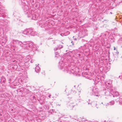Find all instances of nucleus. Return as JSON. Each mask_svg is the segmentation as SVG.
Segmentation results:
<instances>
[{
    "mask_svg": "<svg viewBox=\"0 0 122 122\" xmlns=\"http://www.w3.org/2000/svg\"><path fill=\"white\" fill-rule=\"evenodd\" d=\"M39 65V64H38V65L36 66L35 69V71H36V73L39 72L40 70V68L38 66Z\"/></svg>",
    "mask_w": 122,
    "mask_h": 122,
    "instance_id": "9b49d317",
    "label": "nucleus"
},
{
    "mask_svg": "<svg viewBox=\"0 0 122 122\" xmlns=\"http://www.w3.org/2000/svg\"><path fill=\"white\" fill-rule=\"evenodd\" d=\"M114 50H116V48L115 47H114Z\"/></svg>",
    "mask_w": 122,
    "mask_h": 122,
    "instance_id": "a878e982",
    "label": "nucleus"
},
{
    "mask_svg": "<svg viewBox=\"0 0 122 122\" xmlns=\"http://www.w3.org/2000/svg\"><path fill=\"white\" fill-rule=\"evenodd\" d=\"M82 76L83 77L87 79H89L90 80L92 79V74L89 72H85L82 74Z\"/></svg>",
    "mask_w": 122,
    "mask_h": 122,
    "instance_id": "7ed1b4c3",
    "label": "nucleus"
},
{
    "mask_svg": "<svg viewBox=\"0 0 122 122\" xmlns=\"http://www.w3.org/2000/svg\"><path fill=\"white\" fill-rule=\"evenodd\" d=\"M110 13L111 14H112V13L111 12H110Z\"/></svg>",
    "mask_w": 122,
    "mask_h": 122,
    "instance_id": "c756f323",
    "label": "nucleus"
},
{
    "mask_svg": "<svg viewBox=\"0 0 122 122\" xmlns=\"http://www.w3.org/2000/svg\"><path fill=\"white\" fill-rule=\"evenodd\" d=\"M34 45V44L32 43L31 42H30L29 43H28L27 45L29 47L31 48V49Z\"/></svg>",
    "mask_w": 122,
    "mask_h": 122,
    "instance_id": "2eb2a0df",
    "label": "nucleus"
},
{
    "mask_svg": "<svg viewBox=\"0 0 122 122\" xmlns=\"http://www.w3.org/2000/svg\"><path fill=\"white\" fill-rule=\"evenodd\" d=\"M36 32L34 31L33 30H32V31L31 32V33L30 34V35L32 36H35L36 34Z\"/></svg>",
    "mask_w": 122,
    "mask_h": 122,
    "instance_id": "a211bd4d",
    "label": "nucleus"
},
{
    "mask_svg": "<svg viewBox=\"0 0 122 122\" xmlns=\"http://www.w3.org/2000/svg\"><path fill=\"white\" fill-rule=\"evenodd\" d=\"M106 34L105 35V36H106Z\"/></svg>",
    "mask_w": 122,
    "mask_h": 122,
    "instance_id": "72a5a7b5",
    "label": "nucleus"
},
{
    "mask_svg": "<svg viewBox=\"0 0 122 122\" xmlns=\"http://www.w3.org/2000/svg\"><path fill=\"white\" fill-rule=\"evenodd\" d=\"M91 104V103L90 102H88V104Z\"/></svg>",
    "mask_w": 122,
    "mask_h": 122,
    "instance_id": "cd10ccee",
    "label": "nucleus"
},
{
    "mask_svg": "<svg viewBox=\"0 0 122 122\" xmlns=\"http://www.w3.org/2000/svg\"><path fill=\"white\" fill-rule=\"evenodd\" d=\"M114 103V101H112L109 102L106 105L107 106H108L109 105H113Z\"/></svg>",
    "mask_w": 122,
    "mask_h": 122,
    "instance_id": "ddd939ff",
    "label": "nucleus"
},
{
    "mask_svg": "<svg viewBox=\"0 0 122 122\" xmlns=\"http://www.w3.org/2000/svg\"><path fill=\"white\" fill-rule=\"evenodd\" d=\"M90 93L91 95H94L97 96H98V90L95 87H93L92 89L90 90Z\"/></svg>",
    "mask_w": 122,
    "mask_h": 122,
    "instance_id": "f03ea898",
    "label": "nucleus"
},
{
    "mask_svg": "<svg viewBox=\"0 0 122 122\" xmlns=\"http://www.w3.org/2000/svg\"><path fill=\"white\" fill-rule=\"evenodd\" d=\"M71 52L69 51L65 54H64V56L65 58H66L67 59L69 60L71 58Z\"/></svg>",
    "mask_w": 122,
    "mask_h": 122,
    "instance_id": "39448f33",
    "label": "nucleus"
},
{
    "mask_svg": "<svg viewBox=\"0 0 122 122\" xmlns=\"http://www.w3.org/2000/svg\"><path fill=\"white\" fill-rule=\"evenodd\" d=\"M37 46H36L35 44H34L31 49L32 50L34 51L36 50L37 49Z\"/></svg>",
    "mask_w": 122,
    "mask_h": 122,
    "instance_id": "4468645a",
    "label": "nucleus"
},
{
    "mask_svg": "<svg viewBox=\"0 0 122 122\" xmlns=\"http://www.w3.org/2000/svg\"><path fill=\"white\" fill-rule=\"evenodd\" d=\"M32 61H31V62H32Z\"/></svg>",
    "mask_w": 122,
    "mask_h": 122,
    "instance_id": "c9c22d12",
    "label": "nucleus"
},
{
    "mask_svg": "<svg viewBox=\"0 0 122 122\" xmlns=\"http://www.w3.org/2000/svg\"><path fill=\"white\" fill-rule=\"evenodd\" d=\"M59 42V41H57V40L53 42V43L55 44H56L58 42Z\"/></svg>",
    "mask_w": 122,
    "mask_h": 122,
    "instance_id": "4be33fe9",
    "label": "nucleus"
},
{
    "mask_svg": "<svg viewBox=\"0 0 122 122\" xmlns=\"http://www.w3.org/2000/svg\"><path fill=\"white\" fill-rule=\"evenodd\" d=\"M11 80V79H9V83H10V81Z\"/></svg>",
    "mask_w": 122,
    "mask_h": 122,
    "instance_id": "393cba45",
    "label": "nucleus"
},
{
    "mask_svg": "<svg viewBox=\"0 0 122 122\" xmlns=\"http://www.w3.org/2000/svg\"><path fill=\"white\" fill-rule=\"evenodd\" d=\"M60 68L62 69L63 70L67 73L70 74L72 73L74 75H76L78 74V71H75V69L72 68L70 69V67L66 63H64L63 61H61L59 62Z\"/></svg>",
    "mask_w": 122,
    "mask_h": 122,
    "instance_id": "f257e3e1",
    "label": "nucleus"
},
{
    "mask_svg": "<svg viewBox=\"0 0 122 122\" xmlns=\"http://www.w3.org/2000/svg\"><path fill=\"white\" fill-rule=\"evenodd\" d=\"M25 44L26 43L25 42Z\"/></svg>",
    "mask_w": 122,
    "mask_h": 122,
    "instance_id": "f704fd0d",
    "label": "nucleus"
},
{
    "mask_svg": "<svg viewBox=\"0 0 122 122\" xmlns=\"http://www.w3.org/2000/svg\"><path fill=\"white\" fill-rule=\"evenodd\" d=\"M109 40L112 42H114V38L113 37H110L109 38Z\"/></svg>",
    "mask_w": 122,
    "mask_h": 122,
    "instance_id": "aec40b11",
    "label": "nucleus"
},
{
    "mask_svg": "<svg viewBox=\"0 0 122 122\" xmlns=\"http://www.w3.org/2000/svg\"><path fill=\"white\" fill-rule=\"evenodd\" d=\"M51 96V95H50L49 96H48V97H49V98H50V96Z\"/></svg>",
    "mask_w": 122,
    "mask_h": 122,
    "instance_id": "bb28decb",
    "label": "nucleus"
},
{
    "mask_svg": "<svg viewBox=\"0 0 122 122\" xmlns=\"http://www.w3.org/2000/svg\"><path fill=\"white\" fill-rule=\"evenodd\" d=\"M72 44V45H74V44H73V43Z\"/></svg>",
    "mask_w": 122,
    "mask_h": 122,
    "instance_id": "2f4dec72",
    "label": "nucleus"
},
{
    "mask_svg": "<svg viewBox=\"0 0 122 122\" xmlns=\"http://www.w3.org/2000/svg\"><path fill=\"white\" fill-rule=\"evenodd\" d=\"M90 101V100H89V102H90V101Z\"/></svg>",
    "mask_w": 122,
    "mask_h": 122,
    "instance_id": "473e14b6",
    "label": "nucleus"
},
{
    "mask_svg": "<svg viewBox=\"0 0 122 122\" xmlns=\"http://www.w3.org/2000/svg\"><path fill=\"white\" fill-rule=\"evenodd\" d=\"M28 17H32V19L33 20H36L37 19L38 16L35 15V14L32 15L31 14L28 15Z\"/></svg>",
    "mask_w": 122,
    "mask_h": 122,
    "instance_id": "6e6552de",
    "label": "nucleus"
},
{
    "mask_svg": "<svg viewBox=\"0 0 122 122\" xmlns=\"http://www.w3.org/2000/svg\"><path fill=\"white\" fill-rule=\"evenodd\" d=\"M39 25L42 28L44 27L46 25V24L45 23V22L44 21H40L39 23Z\"/></svg>",
    "mask_w": 122,
    "mask_h": 122,
    "instance_id": "9d476101",
    "label": "nucleus"
},
{
    "mask_svg": "<svg viewBox=\"0 0 122 122\" xmlns=\"http://www.w3.org/2000/svg\"><path fill=\"white\" fill-rule=\"evenodd\" d=\"M104 85L105 86L106 88H107L108 90L111 87L110 84L108 81L104 82Z\"/></svg>",
    "mask_w": 122,
    "mask_h": 122,
    "instance_id": "1a4fd4ad",
    "label": "nucleus"
},
{
    "mask_svg": "<svg viewBox=\"0 0 122 122\" xmlns=\"http://www.w3.org/2000/svg\"><path fill=\"white\" fill-rule=\"evenodd\" d=\"M22 4L23 6L22 7L23 9L25 12L28 10L29 9V7L28 6L26 5L25 3L24 2H22Z\"/></svg>",
    "mask_w": 122,
    "mask_h": 122,
    "instance_id": "0eeeda50",
    "label": "nucleus"
},
{
    "mask_svg": "<svg viewBox=\"0 0 122 122\" xmlns=\"http://www.w3.org/2000/svg\"><path fill=\"white\" fill-rule=\"evenodd\" d=\"M32 29L30 28L25 30L22 32V36H24V34L28 35L30 34L31 32L32 31Z\"/></svg>",
    "mask_w": 122,
    "mask_h": 122,
    "instance_id": "20e7f679",
    "label": "nucleus"
},
{
    "mask_svg": "<svg viewBox=\"0 0 122 122\" xmlns=\"http://www.w3.org/2000/svg\"><path fill=\"white\" fill-rule=\"evenodd\" d=\"M76 40V39H75V40Z\"/></svg>",
    "mask_w": 122,
    "mask_h": 122,
    "instance_id": "7c9ffc66",
    "label": "nucleus"
},
{
    "mask_svg": "<svg viewBox=\"0 0 122 122\" xmlns=\"http://www.w3.org/2000/svg\"><path fill=\"white\" fill-rule=\"evenodd\" d=\"M63 47V46L61 45H59L57 47H55L54 48V50L55 51H56L58 50H60Z\"/></svg>",
    "mask_w": 122,
    "mask_h": 122,
    "instance_id": "f8f14e48",
    "label": "nucleus"
},
{
    "mask_svg": "<svg viewBox=\"0 0 122 122\" xmlns=\"http://www.w3.org/2000/svg\"><path fill=\"white\" fill-rule=\"evenodd\" d=\"M14 85L15 86V85Z\"/></svg>",
    "mask_w": 122,
    "mask_h": 122,
    "instance_id": "e433bc0d",
    "label": "nucleus"
},
{
    "mask_svg": "<svg viewBox=\"0 0 122 122\" xmlns=\"http://www.w3.org/2000/svg\"><path fill=\"white\" fill-rule=\"evenodd\" d=\"M58 52H55V54L56 55H58Z\"/></svg>",
    "mask_w": 122,
    "mask_h": 122,
    "instance_id": "b1692460",
    "label": "nucleus"
},
{
    "mask_svg": "<svg viewBox=\"0 0 122 122\" xmlns=\"http://www.w3.org/2000/svg\"><path fill=\"white\" fill-rule=\"evenodd\" d=\"M70 106L72 108L74 107V106H75V105H70Z\"/></svg>",
    "mask_w": 122,
    "mask_h": 122,
    "instance_id": "5701e85b",
    "label": "nucleus"
},
{
    "mask_svg": "<svg viewBox=\"0 0 122 122\" xmlns=\"http://www.w3.org/2000/svg\"><path fill=\"white\" fill-rule=\"evenodd\" d=\"M114 96H115V97H117L119 95V94L118 92L117 91H115L114 92Z\"/></svg>",
    "mask_w": 122,
    "mask_h": 122,
    "instance_id": "f3484780",
    "label": "nucleus"
},
{
    "mask_svg": "<svg viewBox=\"0 0 122 122\" xmlns=\"http://www.w3.org/2000/svg\"><path fill=\"white\" fill-rule=\"evenodd\" d=\"M13 42L14 44L15 43L16 45H19V46L21 47H22L23 46V45H25V44L21 42L20 41L17 40H13Z\"/></svg>",
    "mask_w": 122,
    "mask_h": 122,
    "instance_id": "423d86ee",
    "label": "nucleus"
},
{
    "mask_svg": "<svg viewBox=\"0 0 122 122\" xmlns=\"http://www.w3.org/2000/svg\"><path fill=\"white\" fill-rule=\"evenodd\" d=\"M55 57H56V58H57L58 57L57 56H55Z\"/></svg>",
    "mask_w": 122,
    "mask_h": 122,
    "instance_id": "c85d7f7f",
    "label": "nucleus"
},
{
    "mask_svg": "<svg viewBox=\"0 0 122 122\" xmlns=\"http://www.w3.org/2000/svg\"><path fill=\"white\" fill-rule=\"evenodd\" d=\"M74 89H71V91H70L68 92V93L69 94H71V93H72L73 94H75V93L76 92H75L74 91H73Z\"/></svg>",
    "mask_w": 122,
    "mask_h": 122,
    "instance_id": "dca6fc26",
    "label": "nucleus"
},
{
    "mask_svg": "<svg viewBox=\"0 0 122 122\" xmlns=\"http://www.w3.org/2000/svg\"><path fill=\"white\" fill-rule=\"evenodd\" d=\"M119 103L120 104L122 105V99H120L119 100Z\"/></svg>",
    "mask_w": 122,
    "mask_h": 122,
    "instance_id": "412c9836",
    "label": "nucleus"
},
{
    "mask_svg": "<svg viewBox=\"0 0 122 122\" xmlns=\"http://www.w3.org/2000/svg\"><path fill=\"white\" fill-rule=\"evenodd\" d=\"M1 81L5 83L6 81V79L4 77H2L1 78Z\"/></svg>",
    "mask_w": 122,
    "mask_h": 122,
    "instance_id": "6ab92c4d",
    "label": "nucleus"
}]
</instances>
